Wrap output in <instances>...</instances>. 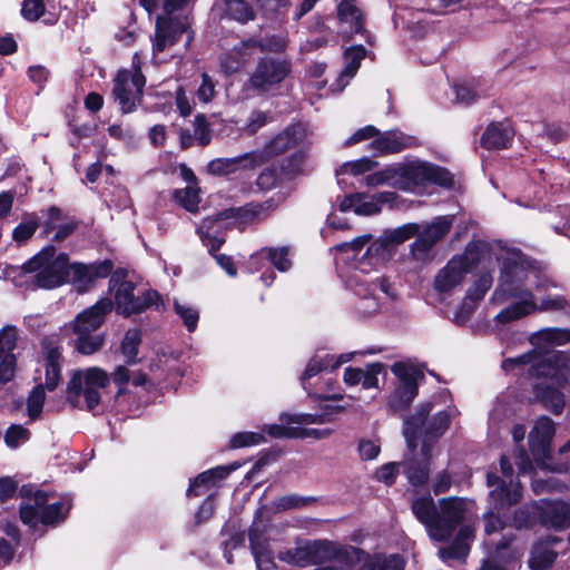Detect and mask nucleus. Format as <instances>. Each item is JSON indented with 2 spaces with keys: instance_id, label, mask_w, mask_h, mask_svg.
Returning a JSON list of instances; mask_svg holds the SVG:
<instances>
[{
  "instance_id": "obj_1",
  "label": "nucleus",
  "mask_w": 570,
  "mask_h": 570,
  "mask_svg": "<svg viewBox=\"0 0 570 570\" xmlns=\"http://www.w3.org/2000/svg\"><path fill=\"white\" fill-rule=\"evenodd\" d=\"M297 561L303 564H316L314 570H404L402 559L390 557H370L354 547H343L331 541H314L297 551Z\"/></svg>"
},
{
  "instance_id": "obj_2",
  "label": "nucleus",
  "mask_w": 570,
  "mask_h": 570,
  "mask_svg": "<svg viewBox=\"0 0 570 570\" xmlns=\"http://www.w3.org/2000/svg\"><path fill=\"white\" fill-rule=\"evenodd\" d=\"M466 514V502L456 497L444 498L439 501V510L434 527L431 529V539L443 542L449 540L456 528L459 531L454 541L439 550L443 561L464 559L470 550V541L474 538V528L463 524Z\"/></svg>"
},
{
  "instance_id": "obj_3",
  "label": "nucleus",
  "mask_w": 570,
  "mask_h": 570,
  "mask_svg": "<svg viewBox=\"0 0 570 570\" xmlns=\"http://www.w3.org/2000/svg\"><path fill=\"white\" fill-rule=\"evenodd\" d=\"M568 356L560 351L534 347L531 352L517 357L505 358L502 368L515 372L517 375L528 373L530 377L543 379L548 383L563 386L567 383Z\"/></svg>"
},
{
  "instance_id": "obj_4",
  "label": "nucleus",
  "mask_w": 570,
  "mask_h": 570,
  "mask_svg": "<svg viewBox=\"0 0 570 570\" xmlns=\"http://www.w3.org/2000/svg\"><path fill=\"white\" fill-rule=\"evenodd\" d=\"M432 410L431 403L420 405L415 412L404 419L403 434L407 446L414 451L417 446V439L422 438L421 452L428 456L432 449V441L436 440L448 430L454 410L436 412L430 420L428 415Z\"/></svg>"
},
{
  "instance_id": "obj_5",
  "label": "nucleus",
  "mask_w": 570,
  "mask_h": 570,
  "mask_svg": "<svg viewBox=\"0 0 570 570\" xmlns=\"http://www.w3.org/2000/svg\"><path fill=\"white\" fill-rule=\"evenodd\" d=\"M282 521V514L272 507H262L257 510L249 529V541L258 570H283L273 558L269 541H275L279 531L275 522Z\"/></svg>"
},
{
  "instance_id": "obj_6",
  "label": "nucleus",
  "mask_w": 570,
  "mask_h": 570,
  "mask_svg": "<svg viewBox=\"0 0 570 570\" xmlns=\"http://www.w3.org/2000/svg\"><path fill=\"white\" fill-rule=\"evenodd\" d=\"M259 214L258 206H246L220 212L214 217H207L198 227L197 233L210 252L218 249L224 238L220 233L224 229L238 228L244 230L246 226L254 224Z\"/></svg>"
},
{
  "instance_id": "obj_7",
  "label": "nucleus",
  "mask_w": 570,
  "mask_h": 570,
  "mask_svg": "<svg viewBox=\"0 0 570 570\" xmlns=\"http://www.w3.org/2000/svg\"><path fill=\"white\" fill-rule=\"evenodd\" d=\"M110 381V375L100 367L77 370L67 385V400L75 407L94 410L101 399L100 390Z\"/></svg>"
},
{
  "instance_id": "obj_8",
  "label": "nucleus",
  "mask_w": 570,
  "mask_h": 570,
  "mask_svg": "<svg viewBox=\"0 0 570 570\" xmlns=\"http://www.w3.org/2000/svg\"><path fill=\"white\" fill-rule=\"evenodd\" d=\"M69 262L65 253H57L52 245L46 246L24 265L26 273L33 274V282L41 288H55L68 277Z\"/></svg>"
},
{
  "instance_id": "obj_9",
  "label": "nucleus",
  "mask_w": 570,
  "mask_h": 570,
  "mask_svg": "<svg viewBox=\"0 0 570 570\" xmlns=\"http://www.w3.org/2000/svg\"><path fill=\"white\" fill-rule=\"evenodd\" d=\"M397 170L399 189L404 191H413L416 187L426 184L450 188L454 183L448 169L429 161L412 160L397 164Z\"/></svg>"
},
{
  "instance_id": "obj_10",
  "label": "nucleus",
  "mask_w": 570,
  "mask_h": 570,
  "mask_svg": "<svg viewBox=\"0 0 570 570\" xmlns=\"http://www.w3.org/2000/svg\"><path fill=\"white\" fill-rule=\"evenodd\" d=\"M126 277L127 273L124 269H117L109 281V289L115 292V305L119 314L130 316L144 312L148 307L158 306L159 294L157 292L146 291L141 296H136L134 283L127 281Z\"/></svg>"
},
{
  "instance_id": "obj_11",
  "label": "nucleus",
  "mask_w": 570,
  "mask_h": 570,
  "mask_svg": "<svg viewBox=\"0 0 570 570\" xmlns=\"http://www.w3.org/2000/svg\"><path fill=\"white\" fill-rule=\"evenodd\" d=\"M42 352L45 356L46 382L45 386L38 384L30 392L27 400V412L31 421L40 417L46 400L45 387L53 391L60 382V348L52 338H45L42 342Z\"/></svg>"
},
{
  "instance_id": "obj_12",
  "label": "nucleus",
  "mask_w": 570,
  "mask_h": 570,
  "mask_svg": "<svg viewBox=\"0 0 570 570\" xmlns=\"http://www.w3.org/2000/svg\"><path fill=\"white\" fill-rule=\"evenodd\" d=\"M313 141L308 122L298 120L287 127V180L305 174Z\"/></svg>"
},
{
  "instance_id": "obj_13",
  "label": "nucleus",
  "mask_w": 570,
  "mask_h": 570,
  "mask_svg": "<svg viewBox=\"0 0 570 570\" xmlns=\"http://www.w3.org/2000/svg\"><path fill=\"white\" fill-rule=\"evenodd\" d=\"M347 286L358 296L355 309L361 316L367 317L376 314L381 303L377 291H381L389 297L394 293L391 285L384 278L370 279L358 272H352L346 281Z\"/></svg>"
},
{
  "instance_id": "obj_14",
  "label": "nucleus",
  "mask_w": 570,
  "mask_h": 570,
  "mask_svg": "<svg viewBox=\"0 0 570 570\" xmlns=\"http://www.w3.org/2000/svg\"><path fill=\"white\" fill-rule=\"evenodd\" d=\"M134 71L120 70L115 78L112 96L122 112H132L140 102L146 79L140 71L139 57L134 56Z\"/></svg>"
},
{
  "instance_id": "obj_15",
  "label": "nucleus",
  "mask_w": 570,
  "mask_h": 570,
  "mask_svg": "<svg viewBox=\"0 0 570 570\" xmlns=\"http://www.w3.org/2000/svg\"><path fill=\"white\" fill-rule=\"evenodd\" d=\"M345 409V405H335L326 407L322 413L287 414V439H327L333 433L332 429H314L305 425L328 423L333 420L332 412L338 413Z\"/></svg>"
},
{
  "instance_id": "obj_16",
  "label": "nucleus",
  "mask_w": 570,
  "mask_h": 570,
  "mask_svg": "<svg viewBox=\"0 0 570 570\" xmlns=\"http://www.w3.org/2000/svg\"><path fill=\"white\" fill-rule=\"evenodd\" d=\"M419 233V225L407 224L394 230L385 232L384 236L372 242L363 255L358 267L361 271L371 272L376 269L389 255V246L394 243L415 236Z\"/></svg>"
},
{
  "instance_id": "obj_17",
  "label": "nucleus",
  "mask_w": 570,
  "mask_h": 570,
  "mask_svg": "<svg viewBox=\"0 0 570 570\" xmlns=\"http://www.w3.org/2000/svg\"><path fill=\"white\" fill-rule=\"evenodd\" d=\"M531 275H535V272L524 258L519 255L507 257L503 261L500 282L492 295V301L503 303L507 288L524 289L521 284L528 281Z\"/></svg>"
},
{
  "instance_id": "obj_18",
  "label": "nucleus",
  "mask_w": 570,
  "mask_h": 570,
  "mask_svg": "<svg viewBox=\"0 0 570 570\" xmlns=\"http://www.w3.org/2000/svg\"><path fill=\"white\" fill-rule=\"evenodd\" d=\"M487 484L491 488L489 492L490 504L498 512L517 504L522 498V489L519 481L505 480L493 473H488Z\"/></svg>"
},
{
  "instance_id": "obj_19",
  "label": "nucleus",
  "mask_w": 570,
  "mask_h": 570,
  "mask_svg": "<svg viewBox=\"0 0 570 570\" xmlns=\"http://www.w3.org/2000/svg\"><path fill=\"white\" fill-rule=\"evenodd\" d=\"M556 433L554 423L551 419L543 416L539 419L529 434L530 451L535 461L550 469L551 462L554 460L550 445Z\"/></svg>"
},
{
  "instance_id": "obj_20",
  "label": "nucleus",
  "mask_w": 570,
  "mask_h": 570,
  "mask_svg": "<svg viewBox=\"0 0 570 570\" xmlns=\"http://www.w3.org/2000/svg\"><path fill=\"white\" fill-rule=\"evenodd\" d=\"M186 29V21L157 17L155 36L153 38V59L156 63L164 61L159 58V55L174 46Z\"/></svg>"
},
{
  "instance_id": "obj_21",
  "label": "nucleus",
  "mask_w": 570,
  "mask_h": 570,
  "mask_svg": "<svg viewBox=\"0 0 570 570\" xmlns=\"http://www.w3.org/2000/svg\"><path fill=\"white\" fill-rule=\"evenodd\" d=\"M451 226L452 218L440 216L419 230L415 242L411 245L413 255L417 259L423 258L450 232Z\"/></svg>"
},
{
  "instance_id": "obj_22",
  "label": "nucleus",
  "mask_w": 570,
  "mask_h": 570,
  "mask_svg": "<svg viewBox=\"0 0 570 570\" xmlns=\"http://www.w3.org/2000/svg\"><path fill=\"white\" fill-rule=\"evenodd\" d=\"M395 194L392 191H381L375 195L357 193L346 196L340 204L342 212L353 210L357 215H374L381 212L382 205L392 203Z\"/></svg>"
},
{
  "instance_id": "obj_23",
  "label": "nucleus",
  "mask_w": 570,
  "mask_h": 570,
  "mask_svg": "<svg viewBox=\"0 0 570 570\" xmlns=\"http://www.w3.org/2000/svg\"><path fill=\"white\" fill-rule=\"evenodd\" d=\"M470 261L466 255L452 257L448 264L439 271L434 278V289L439 293H449L462 284L470 272Z\"/></svg>"
},
{
  "instance_id": "obj_24",
  "label": "nucleus",
  "mask_w": 570,
  "mask_h": 570,
  "mask_svg": "<svg viewBox=\"0 0 570 570\" xmlns=\"http://www.w3.org/2000/svg\"><path fill=\"white\" fill-rule=\"evenodd\" d=\"M282 40H275L272 38L266 43H259L253 39H248L246 41L239 42V45L235 46L230 53L226 55L222 58V68L225 70V72H235L239 69L242 63L256 52L257 50H271V51H277L283 48Z\"/></svg>"
},
{
  "instance_id": "obj_25",
  "label": "nucleus",
  "mask_w": 570,
  "mask_h": 570,
  "mask_svg": "<svg viewBox=\"0 0 570 570\" xmlns=\"http://www.w3.org/2000/svg\"><path fill=\"white\" fill-rule=\"evenodd\" d=\"M508 297L517 298L518 302L502 309L495 316V320L500 323H510L538 311V304L530 289L507 288L505 299Z\"/></svg>"
},
{
  "instance_id": "obj_26",
  "label": "nucleus",
  "mask_w": 570,
  "mask_h": 570,
  "mask_svg": "<svg viewBox=\"0 0 570 570\" xmlns=\"http://www.w3.org/2000/svg\"><path fill=\"white\" fill-rule=\"evenodd\" d=\"M258 154L245 153L230 158H216L208 163L207 173L213 176H227L242 170H254L259 167Z\"/></svg>"
},
{
  "instance_id": "obj_27",
  "label": "nucleus",
  "mask_w": 570,
  "mask_h": 570,
  "mask_svg": "<svg viewBox=\"0 0 570 570\" xmlns=\"http://www.w3.org/2000/svg\"><path fill=\"white\" fill-rule=\"evenodd\" d=\"M112 309L109 298H101L92 306L77 315L72 323L75 333H91L97 331Z\"/></svg>"
},
{
  "instance_id": "obj_28",
  "label": "nucleus",
  "mask_w": 570,
  "mask_h": 570,
  "mask_svg": "<svg viewBox=\"0 0 570 570\" xmlns=\"http://www.w3.org/2000/svg\"><path fill=\"white\" fill-rule=\"evenodd\" d=\"M415 145V139L399 130L386 131L371 142V149L381 155L396 154Z\"/></svg>"
},
{
  "instance_id": "obj_29",
  "label": "nucleus",
  "mask_w": 570,
  "mask_h": 570,
  "mask_svg": "<svg viewBox=\"0 0 570 570\" xmlns=\"http://www.w3.org/2000/svg\"><path fill=\"white\" fill-rule=\"evenodd\" d=\"M513 136L514 131L508 122H492L484 130L481 145L489 150L507 148Z\"/></svg>"
},
{
  "instance_id": "obj_30",
  "label": "nucleus",
  "mask_w": 570,
  "mask_h": 570,
  "mask_svg": "<svg viewBox=\"0 0 570 570\" xmlns=\"http://www.w3.org/2000/svg\"><path fill=\"white\" fill-rule=\"evenodd\" d=\"M36 504L41 508L40 521L42 524H53L66 518L70 510L69 501H60L51 504H46L48 494L42 491H37L33 497Z\"/></svg>"
},
{
  "instance_id": "obj_31",
  "label": "nucleus",
  "mask_w": 570,
  "mask_h": 570,
  "mask_svg": "<svg viewBox=\"0 0 570 570\" xmlns=\"http://www.w3.org/2000/svg\"><path fill=\"white\" fill-rule=\"evenodd\" d=\"M285 76V69L282 63H276L273 60H263L254 75L250 82L255 88L267 89L269 86L279 82Z\"/></svg>"
},
{
  "instance_id": "obj_32",
  "label": "nucleus",
  "mask_w": 570,
  "mask_h": 570,
  "mask_svg": "<svg viewBox=\"0 0 570 570\" xmlns=\"http://www.w3.org/2000/svg\"><path fill=\"white\" fill-rule=\"evenodd\" d=\"M351 358H352V354H341L338 356L331 355V354H324V355L313 356L309 360V362L302 375L304 389H307L305 385V382L307 380L312 379L313 376L317 375L318 373H321L324 370H327V368L334 370V368L341 366L343 363L351 361Z\"/></svg>"
},
{
  "instance_id": "obj_33",
  "label": "nucleus",
  "mask_w": 570,
  "mask_h": 570,
  "mask_svg": "<svg viewBox=\"0 0 570 570\" xmlns=\"http://www.w3.org/2000/svg\"><path fill=\"white\" fill-rule=\"evenodd\" d=\"M411 509L416 519L426 527L431 537V529L434 527L438 515L433 498L429 493L419 495L412 500Z\"/></svg>"
},
{
  "instance_id": "obj_34",
  "label": "nucleus",
  "mask_w": 570,
  "mask_h": 570,
  "mask_svg": "<svg viewBox=\"0 0 570 570\" xmlns=\"http://www.w3.org/2000/svg\"><path fill=\"white\" fill-rule=\"evenodd\" d=\"M374 242L372 235L365 234L354 238L352 242L341 243L334 248L340 253L351 254L348 258L354 261V271L358 272L360 275H366L370 272L361 271L358 265L363 259V255L366 253L367 246Z\"/></svg>"
},
{
  "instance_id": "obj_35",
  "label": "nucleus",
  "mask_w": 570,
  "mask_h": 570,
  "mask_svg": "<svg viewBox=\"0 0 570 570\" xmlns=\"http://www.w3.org/2000/svg\"><path fill=\"white\" fill-rule=\"evenodd\" d=\"M570 342V330L566 328H544L533 334L531 343L534 347L544 350H554Z\"/></svg>"
},
{
  "instance_id": "obj_36",
  "label": "nucleus",
  "mask_w": 570,
  "mask_h": 570,
  "mask_svg": "<svg viewBox=\"0 0 570 570\" xmlns=\"http://www.w3.org/2000/svg\"><path fill=\"white\" fill-rule=\"evenodd\" d=\"M558 387L552 382L534 386L535 396L554 414H560L564 407V397Z\"/></svg>"
},
{
  "instance_id": "obj_37",
  "label": "nucleus",
  "mask_w": 570,
  "mask_h": 570,
  "mask_svg": "<svg viewBox=\"0 0 570 570\" xmlns=\"http://www.w3.org/2000/svg\"><path fill=\"white\" fill-rule=\"evenodd\" d=\"M542 522L558 530L569 527L570 504L564 502L548 504L542 514Z\"/></svg>"
},
{
  "instance_id": "obj_38",
  "label": "nucleus",
  "mask_w": 570,
  "mask_h": 570,
  "mask_svg": "<svg viewBox=\"0 0 570 570\" xmlns=\"http://www.w3.org/2000/svg\"><path fill=\"white\" fill-rule=\"evenodd\" d=\"M230 466H216L208 471L200 473L189 485L187 490L188 495H199L198 489L203 485H215L218 481L224 480L230 473Z\"/></svg>"
},
{
  "instance_id": "obj_39",
  "label": "nucleus",
  "mask_w": 570,
  "mask_h": 570,
  "mask_svg": "<svg viewBox=\"0 0 570 570\" xmlns=\"http://www.w3.org/2000/svg\"><path fill=\"white\" fill-rule=\"evenodd\" d=\"M417 394V383L399 384L391 394L389 405L394 411L406 409Z\"/></svg>"
},
{
  "instance_id": "obj_40",
  "label": "nucleus",
  "mask_w": 570,
  "mask_h": 570,
  "mask_svg": "<svg viewBox=\"0 0 570 570\" xmlns=\"http://www.w3.org/2000/svg\"><path fill=\"white\" fill-rule=\"evenodd\" d=\"M422 462H417L412 459L406 463L404 473L409 480V482L414 485H423L429 480V460L431 458V452L428 456H424L422 453Z\"/></svg>"
},
{
  "instance_id": "obj_41",
  "label": "nucleus",
  "mask_w": 570,
  "mask_h": 570,
  "mask_svg": "<svg viewBox=\"0 0 570 570\" xmlns=\"http://www.w3.org/2000/svg\"><path fill=\"white\" fill-rule=\"evenodd\" d=\"M557 553L546 542L537 543L532 549L529 566L532 570H547L552 566Z\"/></svg>"
},
{
  "instance_id": "obj_42",
  "label": "nucleus",
  "mask_w": 570,
  "mask_h": 570,
  "mask_svg": "<svg viewBox=\"0 0 570 570\" xmlns=\"http://www.w3.org/2000/svg\"><path fill=\"white\" fill-rule=\"evenodd\" d=\"M365 184L370 187L389 185L399 189L397 164L387 166L365 177Z\"/></svg>"
},
{
  "instance_id": "obj_43",
  "label": "nucleus",
  "mask_w": 570,
  "mask_h": 570,
  "mask_svg": "<svg viewBox=\"0 0 570 570\" xmlns=\"http://www.w3.org/2000/svg\"><path fill=\"white\" fill-rule=\"evenodd\" d=\"M314 32L321 33L320 36L308 39L305 45L306 50H315L327 46L330 42H336L334 33L324 24V21L320 18L316 19L312 26Z\"/></svg>"
},
{
  "instance_id": "obj_44",
  "label": "nucleus",
  "mask_w": 570,
  "mask_h": 570,
  "mask_svg": "<svg viewBox=\"0 0 570 570\" xmlns=\"http://www.w3.org/2000/svg\"><path fill=\"white\" fill-rule=\"evenodd\" d=\"M226 13L234 20L246 23L254 19L253 8L245 0H225Z\"/></svg>"
},
{
  "instance_id": "obj_45",
  "label": "nucleus",
  "mask_w": 570,
  "mask_h": 570,
  "mask_svg": "<svg viewBox=\"0 0 570 570\" xmlns=\"http://www.w3.org/2000/svg\"><path fill=\"white\" fill-rule=\"evenodd\" d=\"M141 342L140 332L136 328H130L125 333L121 342V353L128 364H135L138 354V347Z\"/></svg>"
},
{
  "instance_id": "obj_46",
  "label": "nucleus",
  "mask_w": 570,
  "mask_h": 570,
  "mask_svg": "<svg viewBox=\"0 0 570 570\" xmlns=\"http://www.w3.org/2000/svg\"><path fill=\"white\" fill-rule=\"evenodd\" d=\"M365 48L363 46H354L346 49L344 53L345 68L343 69L340 79L352 78L360 68L361 60L365 57Z\"/></svg>"
},
{
  "instance_id": "obj_47",
  "label": "nucleus",
  "mask_w": 570,
  "mask_h": 570,
  "mask_svg": "<svg viewBox=\"0 0 570 570\" xmlns=\"http://www.w3.org/2000/svg\"><path fill=\"white\" fill-rule=\"evenodd\" d=\"M78 335L76 341V348L79 353L90 355L99 351L105 342L100 334L91 335V333H76Z\"/></svg>"
},
{
  "instance_id": "obj_48",
  "label": "nucleus",
  "mask_w": 570,
  "mask_h": 570,
  "mask_svg": "<svg viewBox=\"0 0 570 570\" xmlns=\"http://www.w3.org/2000/svg\"><path fill=\"white\" fill-rule=\"evenodd\" d=\"M70 274L79 291H85L90 284L95 282L94 272L90 265L79 263L71 264L68 268V276Z\"/></svg>"
},
{
  "instance_id": "obj_49",
  "label": "nucleus",
  "mask_w": 570,
  "mask_h": 570,
  "mask_svg": "<svg viewBox=\"0 0 570 570\" xmlns=\"http://www.w3.org/2000/svg\"><path fill=\"white\" fill-rule=\"evenodd\" d=\"M285 151V136L277 135L273 140L264 146L263 149L250 151V154H258L261 156L259 167L269 161L274 157Z\"/></svg>"
},
{
  "instance_id": "obj_50",
  "label": "nucleus",
  "mask_w": 570,
  "mask_h": 570,
  "mask_svg": "<svg viewBox=\"0 0 570 570\" xmlns=\"http://www.w3.org/2000/svg\"><path fill=\"white\" fill-rule=\"evenodd\" d=\"M377 166V161H374L370 158H361L354 161H347L343 164L337 170L338 175L351 174L354 176L364 174L374 169Z\"/></svg>"
},
{
  "instance_id": "obj_51",
  "label": "nucleus",
  "mask_w": 570,
  "mask_h": 570,
  "mask_svg": "<svg viewBox=\"0 0 570 570\" xmlns=\"http://www.w3.org/2000/svg\"><path fill=\"white\" fill-rule=\"evenodd\" d=\"M493 278L489 273H483L480 277L470 286L466 297L473 302L481 301L485 293L491 288Z\"/></svg>"
},
{
  "instance_id": "obj_52",
  "label": "nucleus",
  "mask_w": 570,
  "mask_h": 570,
  "mask_svg": "<svg viewBox=\"0 0 570 570\" xmlns=\"http://www.w3.org/2000/svg\"><path fill=\"white\" fill-rule=\"evenodd\" d=\"M174 307L178 316L184 321V324L186 325L187 330L189 332L195 331L199 318L198 311L193 306L181 304L178 301H175Z\"/></svg>"
},
{
  "instance_id": "obj_53",
  "label": "nucleus",
  "mask_w": 570,
  "mask_h": 570,
  "mask_svg": "<svg viewBox=\"0 0 570 570\" xmlns=\"http://www.w3.org/2000/svg\"><path fill=\"white\" fill-rule=\"evenodd\" d=\"M17 345V330L7 326L0 332V362L4 355H13L12 351Z\"/></svg>"
},
{
  "instance_id": "obj_54",
  "label": "nucleus",
  "mask_w": 570,
  "mask_h": 570,
  "mask_svg": "<svg viewBox=\"0 0 570 570\" xmlns=\"http://www.w3.org/2000/svg\"><path fill=\"white\" fill-rule=\"evenodd\" d=\"M383 371V364L381 363H372L362 368V379L360 384H362L363 389H374L379 385V374Z\"/></svg>"
},
{
  "instance_id": "obj_55",
  "label": "nucleus",
  "mask_w": 570,
  "mask_h": 570,
  "mask_svg": "<svg viewBox=\"0 0 570 570\" xmlns=\"http://www.w3.org/2000/svg\"><path fill=\"white\" fill-rule=\"evenodd\" d=\"M264 441V435L258 432H239L230 439V446L234 449L257 445Z\"/></svg>"
},
{
  "instance_id": "obj_56",
  "label": "nucleus",
  "mask_w": 570,
  "mask_h": 570,
  "mask_svg": "<svg viewBox=\"0 0 570 570\" xmlns=\"http://www.w3.org/2000/svg\"><path fill=\"white\" fill-rule=\"evenodd\" d=\"M175 197L187 210L195 212L197 209L199 196L195 187L188 186L185 189L177 190Z\"/></svg>"
},
{
  "instance_id": "obj_57",
  "label": "nucleus",
  "mask_w": 570,
  "mask_h": 570,
  "mask_svg": "<svg viewBox=\"0 0 570 570\" xmlns=\"http://www.w3.org/2000/svg\"><path fill=\"white\" fill-rule=\"evenodd\" d=\"M484 523V532L490 535L504 529L505 521L501 518L500 512L493 508L485 512L482 517Z\"/></svg>"
},
{
  "instance_id": "obj_58",
  "label": "nucleus",
  "mask_w": 570,
  "mask_h": 570,
  "mask_svg": "<svg viewBox=\"0 0 570 570\" xmlns=\"http://www.w3.org/2000/svg\"><path fill=\"white\" fill-rule=\"evenodd\" d=\"M216 95V83L207 73L202 75V82L196 91V97L202 104H208Z\"/></svg>"
},
{
  "instance_id": "obj_59",
  "label": "nucleus",
  "mask_w": 570,
  "mask_h": 570,
  "mask_svg": "<svg viewBox=\"0 0 570 570\" xmlns=\"http://www.w3.org/2000/svg\"><path fill=\"white\" fill-rule=\"evenodd\" d=\"M45 12L43 0H24L21 14L28 21H37Z\"/></svg>"
},
{
  "instance_id": "obj_60",
  "label": "nucleus",
  "mask_w": 570,
  "mask_h": 570,
  "mask_svg": "<svg viewBox=\"0 0 570 570\" xmlns=\"http://www.w3.org/2000/svg\"><path fill=\"white\" fill-rule=\"evenodd\" d=\"M392 372L399 379L400 384L416 383V370L404 362H396L393 364Z\"/></svg>"
},
{
  "instance_id": "obj_61",
  "label": "nucleus",
  "mask_w": 570,
  "mask_h": 570,
  "mask_svg": "<svg viewBox=\"0 0 570 570\" xmlns=\"http://www.w3.org/2000/svg\"><path fill=\"white\" fill-rule=\"evenodd\" d=\"M399 470L400 463H385L375 471V479L380 482L385 483L386 485H391L395 482V479L399 474Z\"/></svg>"
},
{
  "instance_id": "obj_62",
  "label": "nucleus",
  "mask_w": 570,
  "mask_h": 570,
  "mask_svg": "<svg viewBox=\"0 0 570 570\" xmlns=\"http://www.w3.org/2000/svg\"><path fill=\"white\" fill-rule=\"evenodd\" d=\"M40 514H41V508H39L36 504V501L33 502V504L26 503L20 507L21 521L31 528H35L39 522H41Z\"/></svg>"
},
{
  "instance_id": "obj_63",
  "label": "nucleus",
  "mask_w": 570,
  "mask_h": 570,
  "mask_svg": "<svg viewBox=\"0 0 570 570\" xmlns=\"http://www.w3.org/2000/svg\"><path fill=\"white\" fill-rule=\"evenodd\" d=\"M28 439L29 431L22 425H12L7 430L4 434V441L10 448H16L20 443L26 442Z\"/></svg>"
},
{
  "instance_id": "obj_64",
  "label": "nucleus",
  "mask_w": 570,
  "mask_h": 570,
  "mask_svg": "<svg viewBox=\"0 0 570 570\" xmlns=\"http://www.w3.org/2000/svg\"><path fill=\"white\" fill-rule=\"evenodd\" d=\"M38 223L33 219L21 222L12 233V237L18 243L28 240L37 230Z\"/></svg>"
}]
</instances>
